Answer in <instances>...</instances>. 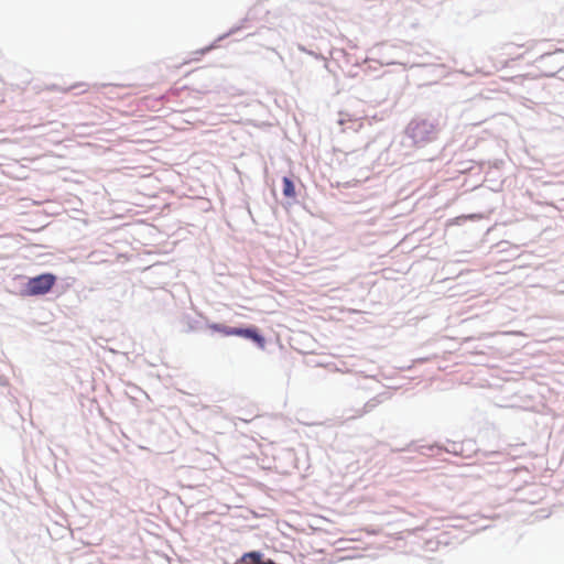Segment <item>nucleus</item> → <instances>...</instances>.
<instances>
[{
    "mask_svg": "<svg viewBox=\"0 0 564 564\" xmlns=\"http://www.w3.org/2000/svg\"><path fill=\"white\" fill-rule=\"evenodd\" d=\"M247 557L251 558L254 562V564L262 563L261 554L258 552H250V553L245 554L243 558H247Z\"/></svg>",
    "mask_w": 564,
    "mask_h": 564,
    "instance_id": "39448f33",
    "label": "nucleus"
},
{
    "mask_svg": "<svg viewBox=\"0 0 564 564\" xmlns=\"http://www.w3.org/2000/svg\"><path fill=\"white\" fill-rule=\"evenodd\" d=\"M282 183H283V195L288 198H294L295 197V187H294L292 180H290L289 177L285 176V177H283Z\"/></svg>",
    "mask_w": 564,
    "mask_h": 564,
    "instance_id": "20e7f679",
    "label": "nucleus"
},
{
    "mask_svg": "<svg viewBox=\"0 0 564 564\" xmlns=\"http://www.w3.org/2000/svg\"><path fill=\"white\" fill-rule=\"evenodd\" d=\"M56 282V276L52 273H44L31 278L26 284L29 295H42L51 291Z\"/></svg>",
    "mask_w": 564,
    "mask_h": 564,
    "instance_id": "f257e3e1",
    "label": "nucleus"
},
{
    "mask_svg": "<svg viewBox=\"0 0 564 564\" xmlns=\"http://www.w3.org/2000/svg\"><path fill=\"white\" fill-rule=\"evenodd\" d=\"M210 329H213L214 332H217V333H220L225 336H236V328L237 327H229V326H225V325H221V324H212L209 326Z\"/></svg>",
    "mask_w": 564,
    "mask_h": 564,
    "instance_id": "7ed1b4c3",
    "label": "nucleus"
},
{
    "mask_svg": "<svg viewBox=\"0 0 564 564\" xmlns=\"http://www.w3.org/2000/svg\"><path fill=\"white\" fill-rule=\"evenodd\" d=\"M236 336L243 337L247 339H251L254 341L259 348L263 349L265 347V339L262 335L259 334L256 327L249 328H236Z\"/></svg>",
    "mask_w": 564,
    "mask_h": 564,
    "instance_id": "f03ea898",
    "label": "nucleus"
}]
</instances>
